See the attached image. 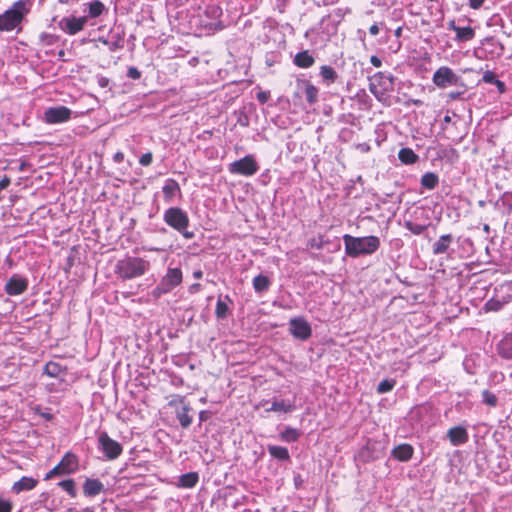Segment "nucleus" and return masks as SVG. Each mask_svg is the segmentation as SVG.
Instances as JSON below:
<instances>
[{"label": "nucleus", "instance_id": "7", "mask_svg": "<svg viewBox=\"0 0 512 512\" xmlns=\"http://www.w3.org/2000/svg\"><path fill=\"white\" fill-rule=\"evenodd\" d=\"M258 164L252 155H247L229 165V172L236 175L252 176L258 171Z\"/></svg>", "mask_w": 512, "mask_h": 512}, {"label": "nucleus", "instance_id": "22", "mask_svg": "<svg viewBox=\"0 0 512 512\" xmlns=\"http://www.w3.org/2000/svg\"><path fill=\"white\" fill-rule=\"evenodd\" d=\"M506 304H508V302L503 297H501L500 294L495 293L494 297L485 303L484 309L487 312H497L501 310Z\"/></svg>", "mask_w": 512, "mask_h": 512}, {"label": "nucleus", "instance_id": "38", "mask_svg": "<svg viewBox=\"0 0 512 512\" xmlns=\"http://www.w3.org/2000/svg\"><path fill=\"white\" fill-rule=\"evenodd\" d=\"M58 485L65 490L69 496H76L75 481L73 479H66L58 483Z\"/></svg>", "mask_w": 512, "mask_h": 512}, {"label": "nucleus", "instance_id": "19", "mask_svg": "<svg viewBox=\"0 0 512 512\" xmlns=\"http://www.w3.org/2000/svg\"><path fill=\"white\" fill-rule=\"evenodd\" d=\"M392 454L399 461H408L413 455V448L409 444H401L393 449Z\"/></svg>", "mask_w": 512, "mask_h": 512}, {"label": "nucleus", "instance_id": "24", "mask_svg": "<svg viewBox=\"0 0 512 512\" xmlns=\"http://www.w3.org/2000/svg\"><path fill=\"white\" fill-rule=\"evenodd\" d=\"M199 481V475L197 472H189L179 477L178 487L182 488H193Z\"/></svg>", "mask_w": 512, "mask_h": 512}, {"label": "nucleus", "instance_id": "63", "mask_svg": "<svg viewBox=\"0 0 512 512\" xmlns=\"http://www.w3.org/2000/svg\"><path fill=\"white\" fill-rule=\"evenodd\" d=\"M449 28L453 31H455V29L459 28L458 26L455 25V22L454 21H451L449 23Z\"/></svg>", "mask_w": 512, "mask_h": 512}, {"label": "nucleus", "instance_id": "54", "mask_svg": "<svg viewBox=\"0 0 512 512\" xmlns=\"http://www.w3.org/2000/svg\"><path fill=\"white\" fill-rule=\"evenodd\" d=\"M269 98V95L267 92H259L257 94V99L261 102V103H265Z\"/></svg>", "mask_w": 512, "mask_h": 512}, {"label": "nucleus", "instance_id": "34", "mask_svg": "<svg viewBox=\"0 0 512 512\" xmlns=\"http://www.w3.org/2000/svg\"><path fill=\"white\" fill-rule=\"evenodd\" d=\"M320 75L328 83H334L338 77L336 71L331 66L323 65L320 67Z\"/></svg>", "mask_w": 512, "mask_h": 512}, {"label": "nucleus", "instance_id": "20", "mask_svg": "<svg viewBox=\"0 0 512 512\" xmlns=\"http://www.w3.org/2000/svg\"><path fill=\"white\" fill-rule=\"evenodd\" d=\"M499 354L506 359H512V333L507 334L498 344Z\"/></svg>", "mask_w": 512, "mask_h": 512}, {"label": "nucleus", "instance_id": "59", "mask_svg": "<svg viewBox=\"0 0 512 512\" xmlns=\"http://www.w3.org/2000/svg\"><path fill=\"white\" fill-rule=\"evenodd\" d=\"M193 276L195 279H200L202 277V271L201 270L194 271Z\"/></svg>", "mask_w": 512, "mask_h": 512}, {"label": "nucleus", "instance_id": "48", "mask_svg": "<svg viewBox=\"0 0 512 512\" xmlns=\"http://www.w3.org/2000/svg\"><path fill=\"white\" fill-rule=\"evenodd\" d=\"M206 13L217 18L219 17L221 14H222V11L219 7L217 6H209L206 10Z\"/></svg>", "mask_w": 512, "mask_h": 512}, {"label": "nucleus", "instance_id": "30", "mask_svg": "<svg viewBox=\"0 0 512 512\" xmlns=\"http://www.w3.org/2000/svg\"><path fill=\"white\" fill-rule=\"evenodd\" d=\"M398 158L404 164H414L418 160V155L411 148H402Z\"/></svg>", "mask_w": 512, "mask_h": 512}, {"label": "nucleus", "instance_id": "12", "mask_svg": "<svg viewBox=\"0 0 512 512\" xmlns=\"http://www.w3.org/2000/svg\"><path fill=\"white\" fill-rule=\"evenodd\" d=\"M88 16H82V17H64L60 21V27L61 29L69 34V35H75L81 30H83L85 24L87 23Z\"/></svg>", "mask_w": 512, "mask_h": 512}, {"label": "nucleus", "instance_id": "33", "mask_svg": "<svg viewBox=\"0 0 512 512\" xmlns=\"http://www.w3.org/2000/svg\"><path fill=\"white\" fill-rule=\"evenodd\" d=\"M496 294H500L508 303L512 301V282H505L495 289Z\"/></svg>", "mask_w": 512, "mask_h": 512}, {"label": "nucleus", "instance_id": "26", "mask_svg": "<svg viewBox=\"0 0 512 512\" xmlns=\"http://www.w3.org/2000/svg\"><path fill=\"white\" fill-rule=\"evenodd\" d=\"M269 454L278 460L286 461L290 459L289 451L282 446L270 445L268 446Z\"/></svg>", "mask_w": 512, "mask_h": 512}, {"label": "nucleus", "instance_id": "27", "mask_svg": "<svg viewBox=\"0 0 512 512\" xmlns=\"http://www.w3.org/2000/svg\"><path fill=\"white\" fill-rule=\"evenodd\" d=\"M226 301L232 302L229 296H225L224 299H222L221 296L218 298L215 309V314L218 319H224L228 315L229 307Z\"/></svg>", "mask_w": 512, "mask_h": 512}, {"label": "nucleus", "instance_id": "14", "mask_svg": "<svg viewBox=\"0 0 512 512\" xmlns=\"http://www.w3.org/2000/svg\"><path fill=\"white\" fill-rule=\"evenodd\" d=\"M447 437L453 446H459L468 441V432L462 426H455L448 430Z\"/></svg>", "mask_w": 512, "mask_h": 512}, {"label": "nucleus", "instance_id": "29", "mask_svg": "<svg viewBox=\"0 0 512 512\" xmlns=\"http://www.w3.org/2000/svg\"><path fill=\"white\" fill-rule=\"evenodd\" d=\"M252 284L254 290L257 293H261L268 290L271 282L267 276L260 274L253 278Z\"/></svg>", "mask_w": 512, "mask_h": 512}, {"label": "nucleus", "instance_id": "15", "mask_svg": "<svg viewBox=\"0 0 512 512\" xmlns=\"http://www.w3.org/2000/svg\"><path fill=\"white\" fill-rule=\"evenodd\" d=\"M104 490L103 483L98 479L87 478L83 484V493L87 497H94Z\"/></svg>", "mask_w": 512, "mask_h": 512}, {"label": "nucleus", "instance_id": "61", "mask_svg": "<svg viewBox=\"0 0 512 512\" xmlns=\"http://www.w3.org/2000/svg\"><path fill=\"white\" fill-rule=\"evenodd\" d=\"M495 84L497 85V87H498V89H499L500 91H503V90H504V83H503V82H501V81L497 80V82H496Z\"/></svg>", "mask_w": 512, "mask_h": 512}, {"label": "nucleus", "instance_id": "56", "mask_svg": "<svg viewBox=\"0 0 512 512\" xmlns=\"http://www.w3.org/2000/svg\"><path fill=\"white\" fill-rule=\"evenodd\" d=\"M369 32L373 36L377 35L379 33V26H378V24L375 23V24L371 25L370 28H369Z\"/></svg>", "mask_w": 512, "mask_h": 512}, {"label": "nucleus", "instance_id": "39", "mask_svg": "<svg viewBox=\"0 0 512 512\" xmlns=\"http://www.w3.org/2000/svg\"><path fill=\"white\" fill-rule=\"evenodd\" d=\"M112 41L108 43V49L113 52L123 47V38L120 34L112 35Z\"/></svg>", "mask_w": 512, "mask_h": 512}, {"label": "nucleus", "instance_id": "32", "mask_svg": "<svg viewBox=\"0 0 512 512\" xmlns=\"http://www.w3.org/2000/svg\"><path fill=\"white\" fill-rule=\"evenodd\" d=\"M189 411L190 408L188 406H183L177 411V419L183 428H188L192 423V417L189 415Z\"/></svg>", "mask_w": 512, "mask_h": 512}, {"label": "nucleus", "instance_id": "58", "mask_svg": "<svg viewBox=\"0 0 512 512\" xmlns=\"http://www.w3.org/2000/svg\"><path fill=\"white\" fill-rule=\"evenodd\" d=\"M99 84H100V86H102V87L107 86V84H108V79H106V78H104V77L100 78V79H99Z\"/></svg>", "mask_w": 512, "mask_h": 512}, {"label": "nucleus", "instance_id": "6", "mask_svg": "<svg viewBox=\"0 0 512 512\" xmlns=\"http://www.w3.org/2000/svg\"><path fill=\"white\" fill-rule=\"evenodd\" d=\"M98 448L108 460L117 459L123 451L121 444L110 438L107 432H100L98 435Z\"/></svg>", "mask_w": 512, "mask_h": 512}, {"label": "nucleus", "instance_id": "35", "mask_svg": "<svg viewBox=\"0 0 512 512\" xmlns=\"http://www.w3.org/2000/svg\"><path fill=\"white\" fill-rule=\"evenodd\" d=\"M457 40L459 41H469L474 38L475 32L474 30L467 26V27H459L455 29Z\"/></svg>", "mask_w": 512, "mask_h": 512}, {"label": "nucleus", "instance_id": "60", "mask_svg": "<svg viewBox=\"0 0 512 512\" xmlns=\"http://www.w3.org/2000/svg\"><path fill=\"white\" fill-rule=\"evenodd\" d=\"M370 91H371V93H373L374 95H376V94H377L376 85H375V83H373V82H371V83H370Z\"/></svg>", "mask_w": 512, "mask_h": 512}, {"label": "nucleus", "instance_id": "42", "mask_svg": "<svg viewBox=\"0 0 512 512\" xmlns=\"http://www.w3.org/2000/svg\"><path fill=\"white\" fill-rule=\"evenodd\" d=\"M482 398H483V402L489 406L494 407L497 404L496 396L488 390L483 391Z\"/></svg>", "mask_w": 512, "mask_h": 512}, {"label": "nucleus", "instance_id": "21", "mask_svg": "<svg viewBox=\"0 0 512 512\" xmlns=\"http://www.w3.org/2000/svg\"><path fill=\"white\" fill-rule=\"evenodd\" d=\"M452 240L453 238L450 234L440 236V238L433 244V253L435 255L445 253L452 243Z\"/></svg>", "mask_w": 512, "mask_h": 512}, {"label": "nucleus", "instance_id": "16", "mask_svg": "<svg viewBox=\"0 0 512 512\" xmlns=\"http://www.w3.org/2000/svg\"><path fill=\"white\" fill-rule=\"evenodd\" d=\"M38 484V480L33 477L24 476L16 481L12 486V492L19 494L23 491H30L34 489Z\"/></svg>", "mask_w": 512, "mask_h": 512}, {"label": "nucleus", "instance_id": "62", "mask_svg": "<svg viewBox=\"0 0 512 512\" xmlns=\"http://www.w3.org/2000/svg\"><path fill=\"white\" fill-rule=\"evenodd\" d=\"M396 37H400L402 34V27H398L394 32Z\"/></svg>", "mask_w": 512, "mask_h": 512}, {"label": "nucleus", "instance_id": "11", "mask_svg": "<svg viewBox=\"0 0 512 512\" xmlns=\"http://www.w3.org/2000/svg\"><path fill=\"white\" fill-rule=\"evenodd\" d=\"M290 333L299 340H307L311 336V326L304 318H292L289 322Z\"/></svg>", "mask_w": 512, "mask_h": 512}, {"label": "nucleus", "instance_id": "40", "mask_svg": "<svg viewBox=\"0 0 512 512\" xmlns=\"http://www.w3.org/2000/svg\"><path fill=\"white\" fill-rule=\"evenodd\" d=\"M405 227H406L407 230H409L414 235H420V234H422L426 230V226L425 225L413 223L411 221H406L405 222Z\"/></svg>", "mask_w": 512, "mask_h": 512}, {"label": "nucleus", "instance_id": "47", "mask_svg": "<svg viewBox=\"0 0 512 512\" xmlns=\"http://www.w3.org/2000/svg\"><path fill=\"white\" fill-rule=\"evenodd\" d=\"M127 76L131 79L137 80L141 77V73L137 68L130 67L127 71Z\"/></svg>", "mask_w": 512, "mask_h": 512}, {"label": "nucleus", "instance_id": "18", "mask_svg": "<svg viewBox=\"0 0 512 512\" xmlns=\"http://www.w3.org/2000/svg\"><path fill=\"white\" fill-rule=\"evenodd\" d=\"M293 62L299 68H309L315 63V59L307 50H305L297 53Z\"/></svg>", "mask_w": 512, "mask_h": 512}, {"label": "nucleus", "instance_id": "52", "mask_svg": "<svg viewBox=\"0 0 512 512\" xmlns=\"http://www.w3.org/2000/svg\"><path fill=\"white\" fill-rule=\"evenodd\" d=\"M370 63L374 66V67H380L382 65V61L379 57L373 55L371 56L370 58Z\"/></svg>", "mask_w": 512, "mask_h": 512}, {"label": "nucleus", "instance_id": "37", "mask_svg": "<svg viewBox=\"0 0 512 512\" xmlns=\"http://www.w3.org/2000/svg\"><path fill=\"white\" fill-rule=\"evenodd\" d=\"M299 436H300L299 431L297 429L291 428V427H287L280 434L281 440H283L285 442H289V443L297 441Z\"/></svg>", "mask_w": 512, "mask_h": 512}, {"label": "nucleus", "instance_id": "10", "mask_svg": "<svg viewBox=\"0 0 512 512\" xmlns=\"http://www.w3.org/2000/svg\"><path fill=\"white\" fill-rule=\"evenodd\" d=\"M71 114V110L66 106L51 107L45 111L44 120L49 124L63 123L71 118Z\"/></svg>", "mask_w": 512, "mask_h": 512}, {"label": "nucleus", "instance_id": "8", "mask_svg": "<svg viewBox=\"0 0 512 512\" xmlns=\"http://www.w3.org/2000/svg\"><path fill=\"white\" fill-rule=\"evenodd\" d=\"M182 282V271L179 268H169L155 289L158 295L166 294Z\"/></svg>", "mask_w": 512, "mask_h": 512}, {"label": "nucleus", "instance_id": "53", "mask_svg": "<svg viewBox=\"0 0 512 512\" xmlns=\"http://www.w3.org/2000/svg\"><path fill=\"white\" fill-rule=\"evenodd\" d=\"M375 79L377 78H380V79H385L387 80L390 84L393 83V76L392 75H388V76H385L383 73H378L374 76Z\"/></svg>", "mask_w": 512, "mask_h": 512}, {"label": "nucleus", "instance_id": "50", "mask_svg": "<svg viewBox=\"0 0 512 512\" xmlns=\"http://www.w3.org/2000/svg\"><path fill=\"white\" fill-rule=\"evenodd\" d=\"M11 183V179L7 176H4L1 180H0V191L6 189Z\"/></svg>", "mask_w": 512, "mask_h": 512}, {"label": "nucleus", "instance_id": "43", "mask_svg": "<svg viewBox=\"0 0 512 512\" xmlns=\"http://www.w3.org/2000/svg\"><path fill=\"white\" fill-rule=\"evenodd\" d=\"M40 40L44 45H53L56 42L57 37L52 34L42 33L40 35Z\"/></svg>", "mask_w": 512, "mask_h": 512}, {"label": "nucleus", "instance_id": "57", "mask_svg": "<svg viewBox=\"0 0 512 512\" xmlns=\"http://www.w3.org/2000/svg\"><path fill=\"white\" fill-rule=\"evenodd\" d=\"M460 95H461V93H460V92H450V93L448 94V97H449V99H451V100H456V99H458V98L460 97Z\"/></svg>", "mask_w": 512, "mask_h": 512}, {"label": "nucleus", "instance_id": "2", "mask_svg": "<svg viewBox=\"0 0 512 512\" xmlns=\"http://www.w3.org/2000/svg\"><path fill=\"white\" fill-rule=\"evenodd\" d=\"M28 13L27 2L24 0L16 1L8 10L0 14V31L20 30V25Z\"/></svg>", "mask_w": 512, "mask_h": 512}, {"label": "nucleus", "instance_id": "41", "mask_svg": "<svg viewBox=\"0 0 512 512\" xmlns=\"http://www.w3.org/2000/svg\"><path fill=\"white\" fill-rule=\"evenodd\" d=\"M395 381L394 380H383L377 386V392L380 394L387 393L394 388Z\"/></svg>", "mask_w": 512, "mask_h": 512}, {"label": "nucleus", "instance_id": "49", "mask_svg": "<svg viewBox=\"0 0 512 512\" xmlns=\"http://www.w3.org/2000/svg\"><path fill=\"white\" fill-rule=\"evenodd\" d=\"M484 1L485 0H469V6L470 8L477 10L483 5Z\"/></svg>", "mask_w": 512, "mask_h": 512}, {"label": "nucleus", "instance_id": "46", "mask_svg": "<svg viewBox=\"0 0 512 512\" xmlns=\"http://www.w3.org/2000/svg\"><path fill=\"white\" fill-rule=\"evenodd\" d=\"M152 159H153L152 153L148 152V153L143 154L140 157L139 163L142 166H149L152 163Z\"/></svg>", "mask_w": 512, "mask_h": 512}, {"label": "nucleus", "instance_id": "17", "mask_svg": "<svg viewBox=\"0 0 512 512\" xmlns=\"http://www.w3.org/2000/svg\"><path fill=\"white\" fill-rule=\"evenodd\" d=\"M164 200L166 203H171L177 193H180V186L174 179H167L162 188Z\"/></svg>", "mask_w": 512, "mask_h": 512}, {"label": "nucleus", "instance_id": "45", "mask_svg": "<svg viewBox=\"0 0 512 512\" xmlns=\"http://www.w3.org/2000/svg\"><path fill=\"white\" fill-rule=\"evenodd\" d=\"M483 81L489 84H495L497 82L496 75L492 71H486L483 75Z\"/></svg>", "mask_w": 512, "mask_h": 512}, {"label": "nucleus", "instance_id": "13", "mask_svg": "<svg viewBox=\"0 0 512 512\" xmlns=\"http://www.w3.org/2000/svg\"><path fill=\"white\" fill-rule=\"evenodd\" d=\"M28 288V281L26 278L13 274L5 284V292L10 296H17L24 293Z\"/></svg>", "mask_w": 512, "mask_h": 512}, {"label": "nucleus", "instance_id": "25", "mask_svg": "<svg viewBox=\"0 0 512 512\" xmlns=\"http://www.w3.org/2000/svg\"><path fill=\"white\" fill-rule=\"evenodd\" d=\"M302 83L304 85V92H305L306 100L308 101V103L310 105L316 103L318 100V93H319L318 88L307 80L302 81Z\"/></svg>", "mask_w": 512, "mask_h": 512}, {"label": "nucleus", "instance_id": "4", "mask_svg": "<svg viewBox=\"0 0 512 512\" xmlns=\"http://www.w3.org/2000/svg\"><path fill=\"white\" fill-rule=\"evenodd\" d=\"M164 221L175 230L181 232L186 239H191L194 234L186 231L189 225L188 215L178 207L168 208L164 213Z\"/></svg>", "mask_w": 512, "mask_h": 512}, {"label": "nucleus", "instance_id": "1", "mask_svg": "<svg viewBox=\"0 0 512 512\" xmlns=\"http://www.w3.org/2000/svg\"><path fill=\"white\" fill-rule=\"evenodd\" d=\"M345 253L349 257L357 258L361 255H371L380 247V239L377 236L354 237L343 236Z\"/></svg>", "mask_w": 512, "mask_h": 512}, {"label": "nucleus", "instance_id": "51", "mask_svg": "<svg viewBox=\"0 0 512 512\" xmlns=\"http://www.w3.org/2000/svg\"><path fill=\"white\" fill-rule=\"evenodd\" d=\"M11 505L8 502L0 501V512H10Z\"/></svg>", "mask_w": 512, "mask_h": 512}, {"label": "nucleus", "instance_id": "55", "mask_svg": "<svg viewBox=\"0 0 512 512\" xmlns=\"http://www.w3.org/2000/svg\"><path fill=\"white\" fill-rule=\"evenodd\" d=\"M113 159L116 163H120L124 160V154L122 152H117L114 154Z\"/></svg>", "mask_w": 512, "mask_h": 512}, {"label": "nucleus", "instance_id": "44", "mask_svg": "<svg viewBox=\"0 0 512 512\" xmlns=\"http://www.w3.org/2000/svg\"><path fill=\"white\" fill-rule=\"evenodd\" d=\"M323 238L322 236H319L318 238H312L308 241V247L315 248V249H322L323 248Z\"/></svg>", "mask_w": 512, "mask_h": 512}, {"label": "nucleus", "instance_id": "9", "mask_svg": "<svg viewBox=\"0 0 512 512\" xmlns=\"http://www.w3.org/2000/svg\"><path fill=\"white\" fill-rule=\"evenodd\" d=\"M459 76L454 73V71L447 67L442 66L438 68L433 74V83L441 89L447 88L449 86L456 85L459 81Z\"/></svg>", "mask_w": 512, "mask_h": 512}, {"label": "nucleus", "instance_id": "23", "mask_svg": "<svg viewBox=\"0 0 512 512\" xmlns=\"http://www.w3.org/2000/svg\"><path fill=\"white\" fill-rule=\"evenodd\" d=\"M295 409V405L290 401L285 400H274L269 408L266 409L267 412H284L289 413Z\"/></svg>", "mask_w": 512, "mask_h": 512}, {"label": "nucleus", "instance_id": "28", "mask_svg": "<svg viewBox=\"0 0 512 512\" xmlns=\"http://www.w3.org/2000/svg\"><path fill=\"white\" fill-rule=\"evenodd\" d=\"M439 183V177L433 172H427L421 177V185L427 190H433Z\"/></svg>", "mask_w": 512, "mask_h": 512}, {"label": "nucleus", "instance_id": "3", "mask_svg": "<svg viewBox=\"0 0 512 512\" xmlns=\"http://www.w3.org/2000/svg\"><path fill=\"white\" fill-rule=\"evenodd\" d=\"M150 267L149 261L138 257H126L117 262L115 272L123 279L144 275Z\"/></svg>", "mask_w": 512, "mask_h": 512}, {"label": "nucleus", "instance_id": "5", "mask_svg": "<svg viewBox=\"0 0 512 512\" xmlns=\"http://www.w3.org/2000/svg\"><path fill=\"white\" fill-rule=\"evenodd\" d=\"M78 467V457L71 452H67L61 461L46 474L45 480H49L58 475L72 474L78 470Z\"/></svg>", "mask_w": 512, "mask_h": 512}, {"label": "nucleus", "instance_id": "36", "mask_svg": "<svg viewBox=\"0 0 512 512\" xmlns=\"http://www.w3.org/2000/svg\"><path fill=\"white\" fill-rule=\"evenodd\" d=\"M44 372L50 377H58L62 373V366L54 361H49L45 367Z\"/></svg>", "mask_w": 512, "mask_h": 512}, {"label": "nucleus", "instance_id": "64", "mask_svg": "<svg viewBox=\"0 0 512 512\" xmlns=\"http://www.w3.org/2000/svg\"><path fill=\"white\" fill-rule=\"evenodd\" d=\"M223 27H224V26L222 25V23H221V22H217V23H215V29H216V30H222V29H223Z\"/></svg>", "mask_w": 512, "mask_h": 512}, {"label": "nucleus", "instance_id": "31", "mask_svg": "<svg viewBox=\"0 0 512 512\" xmlns=\"http://www.w3.org/2000/svg\"><path fill=\"white\" fill-rule=\"evenodd\" d=\"M88 6V17L97 18L105 10L104 4L100 0H93L87 4Z\"/></svg>", "mask_w": 512, "mask_h": 512}]
</instances>
